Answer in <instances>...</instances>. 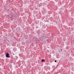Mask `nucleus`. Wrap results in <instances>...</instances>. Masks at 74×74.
I'll list each match as a JSON object with an SVG mask.
<instances>
[{
    "mask_svg": "<svg viewBox=\"0 0 74 74\" xmlns=\"http://www.w3.org/2000/svg\"><path fill=\"white\" fill-rule=\"evenodd\" d=\"M6 57L7 58H10V56H9V54H8V53H6Z\"/></svg>",
    "mask_w": 74,
    "mask_h": 74,
    "instance_id": "obj_1",
    "label": "nucleus"
},
{
    "mask_svg": "<svg viewBox=\"0 0 74 74\" xmlns=\"http://www.w3.org/2000/svg\"><path fill=\"white\" fill-rule=\"evenodd\" d=\"M55 62H56V60H55Z\"/></svg>",
    "mask_w": 74,
    "mask_h": 74,
    "instance_id": "obj_3",
    "label": "nucleus"
},
{
    "mask_svg": "<svg viewBox=\"0 0 74 74\" xmlns=\"http://www.w3.org/2000/svg\"><path fill=\"white\" fill-rule=\"evenodd\" d=\"M13 55H14V54H13Z\"/></svg>",
    "mask_w": 74,
    "mask_h": 74,
    "instance_id": "obj_4",
    "label": "nucleus"
},
{
    "mask_svg": "<svg viewBox=\"0 0 74 74\" xmlns=\"http://www.w3.org/2000/svg\"><path fill=\"white\" fill-rule=\"evenodd\" d=\"M44 61H45V60H43V59H42V62H44Z\"/></svg>",
    "mask_w": 74,
    "mask_h": 74,
    "instance_id": "obj_2",
    "label": "nucleus"
}]
</instances>
